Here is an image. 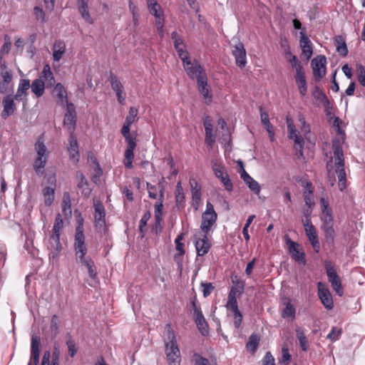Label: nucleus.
<instances>
[{"mask_svg": "<svg viewBox=\"0 0 365 365\" xmlns=\"http://www.w3.org/2000/svg\"><path fill=\"white\" fill-rule=\"evenodd\" d=\"M175 199L178 204H182L185 201V193L180 182H178L176 185Z\"/></svg>", "mask_w": 365, "mask_h": 365, "instance_id": "nucleus-51", "label": "nucleus"}, {"mask_svg": "<svg viewBox=\"0 0 365 365\" xmlns=\"http://www.w3.org/2000/svg\"><path fill=\"white\" fill-rule=\"evenodd\" d=\"M78 11L82 18L89 24H92L93 23V20L91 18L90 13L88 11V3L78 4Z\"/></svg>", "mask_w": 365, "mask_h": 365, "instance_id": "nucleus-45", "label": "nucleus"}, {"mask_svg": "<svg viewBox=\"0 0 365 365\" xmlns=\"http://www.w3.org/2000/svg\"><path fill=\"white\" fill-rule=\"evenodd\" d=\"M2 103L4 109L1 116L2 118L6 119L9 116L12 115L16 110L14 97L11 95L6 96L3 99Z\"/></svg>", "mask_w": 365, "mask_h": 365, "instance_id": "nucleus-28", "label": "nucleus"}, {"mask_svg": "<svg viewBox=\"0 0 365 365\" xmlns=\"http://www.w3.org/2000/svg\"><path fill=\"white\" fill-rule=\"evenodd\" d=\"M60 349L57 341L53 344L52 354L49 351L43 353L41 365H59Z\"/></svg>", "mask_w": 365, "mask_h": 365, "instance_id": "nucleus-19", "label": "nucleus"}, {"mask_svg": "<svg viewBox=\"0 0 365 365\" xmlns=\"http://www.w3.org/2000/svg\"><path fill=\"white\" fill-rule=\"evenodd\" d=\"M138 113V108L135 107H130L129 108L128 114L125 118V120L121 128L120 133L124 138H136L135 136H132L130 134V125L138 121V118L137 117Z\"/></svg>", "mask_w": 365, "mask_h": 365, "instance_id": "nucleus-15", "label": "nucleus"}, {"mask_svg": "<svg viewBox=\"0 0 365 365\" xmlns=\"http://www.w3.org/2000/svg\"><path fill=\"white\" fill-rule=\"evenodd\" d=\"M235 283L236 284V286L231 287V289L228 295H232V294H234V297L237 298V297H240L243 294L244 284L238 281Z\"/></svg>", "mask_w": 365, "mask_h": 365, "instance_id": "nucleus-50", "label": "nucleus"}, {"mask_svg": "<svg viewBox=\"0 0 365 365\" xmlns=\"http://www.w3.org/2000/svg\"><path fill=\"white\" fill-rule=\"evenodd\" d=\"M319 298L327 309H331L334 307L333 299L329 289L321 282L317 283Z\"/></svg>", "mask_w": 365, "mask_h": 365, "instance_id": "nucleus-20", "label": "nucleus"}, {"mask_svg": "<svg viewBox=\"0 0 365 365\" xmlns=\"http://www.w3.org/2000/svg\"><path fill=\"white\" fill-rule=\"evenodd\" d=\"M259 340V336L257 334H252L246 344L247 349L251 353H255L258 347Z\"/></svg>", "mask_w": 365, "mask_h": 365, "instance_id": "nucleus-44", "label": "nucleus"}, {"mask_svg": "<svg viewBox=\"0 0 365 365\" xmlns=\"http://www.w3.org/2000/svg\"><path fill=\"white\" fill-rule=\"evenodd\" d=\"M305 205H329L327 193L324 187H315L311 182H303Z\"/></svg>", "mask_w": 365, "mask_h": 365, "instance_id": "nucleus-3", "label": "nucleus"}, {"mask_svg": "<svg viewBox=\"0 0 365 365\" xmlns=\"http://www.w3.org/2000/svg\"><path fill=\"white\" fill-rule=\"evenodd\" d=\"M291 361V355L289 352V349L287 346H283L282 348V358L280 362L288 365Z\"/></svg>", "mask_w": 365, "mask_h": 365, "instance_id": "nucleus-60", "label": "nucleus"}, {"mask_svg": "<svg viewBox=\"0 0 365 365\" xmlns=\"http://www.w3.org/2000/svg\"><path fill=\"white\" fill-rule=\"evenodd\" d=\"M150 218V213L149 212H147L146 213H145L143 215V216L142 217V218L140 221L138 229H139L140 232L142 234V236H143L145 234L144 227L146 226L147 222Z\"/></svg>", "mask_w": 365, "mask_h": 365, "instance_id": "nucleus-62", "label": "nucleus"}, {"mask_svg": "<svg viewBox=\"0 0 365 365\" xmlns=\"http://www.w3.org/2000/svg\"><path fill=\"white\" fill-rule=\"evenodd\" d=\"M63 229V221L60 213L57 214L55 222L50 235L48 249L49 250V258L55 259L58 257L62 250V245L60 242V237Z\"/></svg>", "mask_w": 365, "mask_h": 365, "instance_id": "nucleus-4", "label": "nucleus"}, {"mask_svg": "<svg viewBox=\"0 0 365 365\" xmlns=\"http://www.w3.org/2000/svg\"><path fill=\"white\" fill-rule=\"evenodd\" d=\"M232 55L235 58V62L237 66L243 68L247 63L246 60V51L242 43L238 42L232 50Z\"/></svg>", "mask_w": 365, "mask_h": 365, "instance_id": "nucleus-22", "label": "nucleus"}, {"mask_svg": "<svg viewBox=\"0 0 365 365\" xmlns=\"http://www.w3.org/2000/svg\"><path fill=\"white\" fill-rule=\"evenodd\" d=\"M36 155L34 161V170L38 175H43L44 168L48 158L49 151L45 145L41 138H38L34 145Z\"/></svg>", "mask_w": 365, "mask_h": 365, "instance_id": "nucleus-5", "label": "nucleus"}, {"mask_svg": "<svg viewBox=\"0 0 365 365\" xmlns=\"http://www.w3.org/2000/svg\"><path fill=\"white\" fill-rule=\"evenodd\" d=\"M192 361L195 365H211L209 360L197 353H195L192 356Z\"/></svg>", "mask_w": 365, "mask_h": 365, "instance_id": "nucleus-58", "label": "nucleus"}, {"mask_svg": "<svg viewBox=\"0 0 365 365\" xmlns=\"http://www.w3.org/2000/svg\"><path fill=\"white\" fill-rule=\"evenodd\" d=\"M203 124L205 130V141L210 147H212L215 142V136L213 134V126L210 115L204 116Z\"/></svg>", "mask_w": 365, "mask_h": 365, "instance_id": "nucleus-27", "label": "nucleus"}, {"mask_svg": "<svg viewBox=\"0 0 365 365\" xmlns=\"http://www.w3.org/2000/svg\"><path fill=\"white\" fill-rule=\"evenodd\" d=\"M168 341L165 342V353L167 358H180V352L177 344L175 335L173 330H168Z\"/></svg>", "mask_w": 365, "mask_h": 365, "instance_id": "nucleus-14", "label": "nucleus"}, {"mask_svg": "<svg viewBox=\"0 0 365 365\" xmlns=\"http://www.w3.org/2000/svg\"><path fill=\"white\" fill-rule=\"evenodd\" d=\"M341 329L338 328L336 327H333L327 335V339H330L332 341H335L339 339L340 335L341 334Z\"/></svg>", "mask_w": 365, "mask_h": 365, "instance_id": "nucleus-59", "label": "nucleus"}, {"mask_svg": "<svg viewBox=\"0 0 365 365\" xmlns=\"http://www.w3.org/2000/svg\"><path fill=\"white\" fill-rule=\"evenodd\" d=\"M195 247L197 256H204L209 252L211 245L207 241V234L204 233L201 237L195 238Z\"/></svg>", "mask_w": 365, "mask_h": 365, "instance_id": "nucleus-25", "label": "nucleus"}, {"mask_svg": "<svg viewBox=\"0 0 365 365\" xmlns=\"http://www.w3.org/2000/svg\"><path fill=\"white\" fill-rule=\"evenodd\" d=\"M226 308L230 311L238 309L237 300V298L234 297V294L228 295Z\"/></svg>", "mask_w": 365, "mask_h": 365, "instance_id": "nucleus-61", "label": "nucleus"}, {"mask_svg": "<svg viewBox=\"0 0 365 365\" xmlns=\"http://www.w3.org/2000/svg\"><path fill=\"white\" fill-rule=\"evenodd\" d=\"M287 245L289 254L298 263L302 264H306L305 254L299 249V244L291 240L287 237Z\"/></svg>", "mask_w": 365, "mask_h": 365, "instance_id": "nucleus-21", "label": "nucleus"}, {"mask_svg": "<svg viewBox=\"0 0 365 365\" xmlns=\"http://www.w3.org/2000/svg\"><path fill=\"white\" fill-rule=\"evenodd\" d=\"M31 91L34 93L36 98L41 97L44 93L45 83L41 78L35 79L31 85L30 84Z\"/></svg>", "mask_w": 365, "mask_h": 365, "instance_id": "nucleus-38", "label": "nucleus"}, {"mask_svg": "<svg viewBox=\"0 0 365 365\" xmlns=\"http://www.w3.org/2000/svg\"><path fill=\"white\" fill-rule=\"evenodd\" d=\"M70 159L74 163H78L79 160L78 145L77 138L73 133H70L69 146L68 148Z\"/></svg>", "mask_w": 365, "mask_h": 365, "instance_id": "nucleus-30", "label": "nucleus"}, {"mask_svg": "<svg viewBox=\"0 0 365 365\" xmlns=\"http://www.w3.org/2000/svg\"><path fill=\"white\" fill-rule=\"evenodd\" d=\"M197 83L200 93L203 96L205 99H208L210 101L211 96L210 95L209 89L207 88V78L200 77Z\"/></svg>", "mask_w": 365, "mask_h": 365, "instance_id": "nucleus-41", "label": "nucleus"}, {"mask_svg": "<svg viewBox=\"0 0 365 365\" xmlns=\"http://www.w3.org/2000/svg\"><path fill=\"white\" fill-rule=\"evenodd\" d=\"M299 121L301 124L300 131L296 128L292 118L289 116L286 118L288 138L294 141L296 149H299V153L302 156L303 155L304 138H308V135L311 133V128L302 115H299Z\"/></svg>", "mask_w": 365, "mask_h": 365, "instance_id": "nucleus-1", "label": "nucleus"}, {"mask_svg": "<svg viewBox=\"0 0 365 365\" xmlns=\"http://www.w3.org/2000/svg\"><path fill=\"white\" fill-rule=\"evenodd\" d=\"M322 227L324 231V235L327 241L329 243H333L335 237V232L333 228V225L323 226Z\"/></svg>", "mask_w": 365, "mask_h": 365, "instance_id": "nucleus-53", "label": "nucleus"}, {"mask_svg": "<svg viewBox=\"0 0 365 365\" xmlns=\"http://www.w3.org/2000/svg\"><path fill=\"white\" fill-rule=\"evenodd\" d=\"M234 315V326L236 329H239L241 327L242 322V314L240 311L239 308L232 310Z\"/></svg>", "mask_w": 365, "mask_h": 365, "instance_id": "nucleus-57", "label": "nucleus"}, {"mask_svg": "<svg viewBox=\"0 0 365 365\" xmlns=\"http://www.w3.org/2000/svg\"><path fill=\"white\" fill-rule=\"evenodd\" d=\"M357 79L359 83L365 87V68L361 64L356 66Z\"/></svg>", "mask_w": 365, "mask_h": 365, "instance_id": "nucleus-54", "label": "nucleus"}, {"mask_svg": "<svg viewBox=\"0 0 365 365\" xmlns=\"http://www.w3.org/2000/svg\"><path fill=\"white\" fill-rule=\"evenodd\" d=\"M327 58L323 55L317 56L312 60L311 65L313 70V76L316 81H319L326 74Z\"/></svg>", "mask_w": 365, "mask_h": 365, "instance_id": "nucleus-13", "label": "nucleus"}, {"mask_svg": "<svg viewBox=\"0 0 365 365\" xmlns=\"http://www.w3.org/2000/svg\"><path fill=\"white\" fill-rule=\"evenodd\" d=\"M313 98L316 100L318 105H322L325 108H328L330 102L325 93L319 88L316 87L312 93Z\"/></svg>", "mask_w": 365, "mask_h": 365, "instance_id": "nucleus-36", "label": "nucleus"}, {"mask_svg": "<svg viewBox=\"0 0 365 365\" xmlns=\"http://www.w3.org/2000/svg\"><path fill=\"white\" fill-rule=\"evenodd\" d=\"M295 81L299 93L304 96L307 93V83L306 81L305 73L304 70L300 71V68L297 71L295 74Z\"/></svg>", "mask_w": 365, "mask_h": 365, "instance_id": "nucleus-32", "label": "nucleus"}, {"mask_svg": "<svg viewBox=\"0 0 365 365\" xmlns=\"http://www.w3.org/2000/svg\"><path fill=\"white\" fill-rule=\"evenodd\" d=\"M284 305V307L283 308L282 312V317L284 319L290 317L292 319H294L296 315L295 307L291 303L290 300L285 302Z\"/></svg>", "mask_w": 365, "mask_h": 365, "instance_id": "nucleus-43", "label": "nucleus"}, {"mask_svg": "<svg viewBox=\"0 0 365 365\" xmlns=\"http://www.w3.org/2000/svg\"><path fill=\"white\" fill-rule=\"evenodd\" d=\"M211 163L215 176L220 180L227 191H231L233 188L232 183L228 174L225 172V167L216 159H212Z\"/></svg>", "mask_w": 365, "mask_h": 365, "instance_id": "nucleus-8", "label": "nucleus"}, {"mask_svg": "<svg viewBox=\"0 0 365 365\" xmlns=\"http://www.w3.org/2000/svg\"><path fill=\"white\" fill-rule=\"evenodd\" d=\"M302 223L304 227L306 235L312 246L313 247L316 252H319L320 245L318 240V236L314 227L312 224L310 219L308 217H306L305 220H302Z\"/></svg>", "mask_w": 365, "mask_h": 365, "instance_id": "nucleus-16", "label": "nucleus"}, {"mask_svg": "<svg viewBox=\"0 0 365 365\" xmlns=\"http://www.w3.org/2000/svg\"><path fill=\"white\" fill-rule=\"evenodd\" d=\"M295 331L302 349L306 351L308 349V341L304 331L300 327H297Z\"/></svg>", "mask_w": 365, "mask_h": 365, "instance_id": "nucleus-47", "label": "nucleus"}, {"mask_svg": "<svg viewBox=\"0 0 365 365\" xmlns=\"http://www.w3.org/2000/svg\"><path fill=\"white\" fill-rule=\"evenodd\" d=\"M76 180L77 182V187L80 190L81 195L86 197H89L91 192V188L90 187V185L84 175L81 172H77Z\"/></svg>", "mask_w": 365, "mask_h": 365, "instance_id": "nucleus-26", "label": "nucleus"}, {"mask_svg": "<svg viewBox=\"0 0 365 365\" xmlns=\"http://www.w3.org/2000/svg\"><path fill=\"white\" fill-rule=\"evenodd\" d=\"M41 77L45 81L47 87H51L55 84V78L48 64L43 66Z\"/></svg>", "mask_w": 365, "mask_h": 365, "instance_id": "nucleus-39", "label": "nucleus"}, {"mask_svg": "<svg viewBox=\"0 0 365 365\" xmlns=\"http://www.w3.org/2000/svg\"><path fill=\"white\" fill-rule=\"evenodd\" d=\"M66 345L68 346V354L71 357H73L76 354L78 349L76 348L74 340L71 336L66 340Z\"/></svg>", "mask_w": 365, "mask_h": 365, "instance_id": "nucleus-55", "label": "nucleus"}, {"mask_svg": "<svg viewBox=\"0 0 365 365\" xmlns=\"http://www.w3.org/2000/svg\"><path fill=\"white\" fill-rule=\"evenodd\" d=\"M1 67V77L2 80L0 82V93H5L9 91V85L12 81L13 75L5 65H2Z\"/></svg>", "mask_w": 365, "mask_h": 365, "instance_id": "nucleus-23", "label": "nucleus"}, {"mask_svg": "<svg viewBox=\"0 0 365 365\" xmlns=\"http://www.w3.org/2000/svg\"><path fill=\"white\" fill-rule=\"evenodd\" d=\"M241 178L248 185L249 188L252 190L255 193H259L260 191V187L259 183L255 180L245 170L241 171Z\"/></svg>", "mask_w": 365, "mask_h": 365, "instance_id": "nucleus-35", "label": "nucleus"}, {"mask_svg": "<svg viewBox=\"0 0 365 365\" xmlns=\"http://www.w3.org/2000/svg\"><path fill=\"white\" fill-rule=\"evenodd\" d=\"M34 15L37 21H40L42 23L46 21L45 13L41 7L35 6L34 8Z\"/></svg>", "mask_w": 365, "mask_h": 365, "instance_id": "nucleus-63", "label": "nucleus"}, {"mask_svg": "<svg viewBox=\"0 0 365 365\" xmlns=\"http://www.w3.org/2000/svg\"><path fill=\"white\" fill-rule=\"evenodd\" d=\"M53 96L57 99V103L61 106H65L68 102L67 91L62 83H58L55 85L53 91Z\"/></svg>", "mask_w": 365, "mask_h": 365, "instance_id": "nucleus-24", "label": "nucleus"}, {"mask_svg": "<svg viewBox=\"0 0 365 365\" xmlns=\"http://www.w3.org/2000/svg\"><path fill=\"white\" fill-rule=\"evenodd\" d=\"M165 179H162L155 185H153L149 182H147V188L149 194V197L152 199L156 200L155 205H163L164 199V191H165Z\"/></svg>", "mask_w": 365, "mask_h": 365, "instance_id": "nucleus-10", "label": "nucleus"}, {"mask_svg": "<svg viewBox=\"0 0 365 365\" xmlns=\"http://www.w3.org/2000/svg\"><path fill=\"white\" fill-rule=\"evenodd\" d=\"M85 235L83 231V219L80 217L77 220V226L74 235L73 249L76 256L83 257L87 254V247L85 244Z\"/></svg>", "mask_w": 365, "mask_h": 365, "instance_id": "nucleus-6", "label": "nucleus"}, {"mask_svg": "<svg viewBox=\"0 0 365 365\" xmlns=\"http://www.w3.org/2000/svg\"><path fill=\"white\" fill-rule=\"evenodd\" d=\"M217 218V213L214 210V207H207L206 210L202 213L200 229L207 234L215 224Z\"/></svg>", "mask_w": 365, "mask_h": 365, "instance_id": "nucleus-11", "label": "nucleus"}, {"mask_svg": "<svg viewBox=\"0 0 365 365\" xmlns=\"http://www.w3.org/2000/svg\"><path fill=\"white\" fill-rule=\"evenodd\" d=\"M66 51V43L62 40L55 41L53 46V59L59 61Z\"/></svg>", "mask_w": 365, "mask_h": 365, "instance_id": "nucleus-34", "label": "nucleus"}, {"mask_svg": "<svg viewBox=\"0 0 365 365\" xmlns=\"http://www.w3.org/2000/svg\"><path fill=\"white\" fill-rule=\"evenodd\" d=\"M30 88V81L29 79L20 80L16 93L15 95V99L17 101H21L23 96H26L27 91Z\"/></svg>", "mask_w": 365, "mask_h": 365, "instance_id": "nucleus-37", "label": "nucleus"}, {"mask_svg": "<svg viewBox=\"0 0 365 365\" xmlns=\"http://www.w3.org/2000/svg\"><path fill=\"white\" fill-rule=\"evenodd\" d=\"M55 189L54 187L48 186L43 189V195L46 205H51L53 203L54 200Z\"/></svg>", "mask_w": 365, "mask_h": 365, "instance_id": "nucleus-46", "label": "nucleus"}, {"mask_svg": "<svg viewBox=\"0 0 365 365\" xmlns=\"http://www.w3.org/2000/svg\"><path fill=\"white\" fill-rule=\"evenodd\" d=\"M185 46L184 44H182L178 47V48H175L178 54L180 57V58L182 60V63H185V61H187L190 59L189 56L188 52L185 49Z\"/></svg>", "mask_w": 365, "mask_h": 365, "instance_id": "nucleus-56", "label": "nucleus"}, {"mask_svg": "<svg viewBox=\"0 0 365 365\" xmlns=\"http://www.w3.org/2000/svg\"><path fill=\"white\" fill-rule=\"evenodd\" d=\"M182 64L186 73L190 78H195L198 81L200 77H207L204 69L197 61L192 62L190 59Z\"/></svg>", "mask_w": 365, "mask_h": 365, "instance_id": "nucleus-12", "label": "nucleus"}, {"mask_svg": "<svg viewBox=\"0 0 365 365\" xmlns=\"http://www.w3.org/2000/svg\"><path fill=\"white\" fill-rule=\"evenodd\" d=\"M40 344L39 337L33 335L31 343V359L34 361V365H38L39 362Z\"/></svg>", "mask_w": 365, "mask_h": 365, "instance_id": "nucleus-33", "label": "nucleus"}, {"mask_svg": "<svg viewBox=\"0 0 365 365\" xmlns=\"http://www.w3.org/2000/svg\"><path fill=\"white\" fill-rule=\"evenodd\" d=\"M191 305L192 307L193 317L198 330L202 335L207 336L209 334V326L202 314L200 307L197 304L195 300L191 302Z\"/></svg>", "mask_w": 365, "mask_h": 365, "instance_id": "nucleus-9", "label": "nucleus"}, {"mask_svg": "<svg viewBox=\"0 0 365 365\" xmlns=\"http://www.w3.org/2000/svg\"><path fill=\"white\" fill-rule=\"evenodd\" d=\"M321 220L323 226L333 225V217L331 207H323L321 213Z\"/></svg>", "mask_w": 365, "mask_h": 365, "instance_id": "nucleus-40", "label": "nucleus"}, {"mask_svg": "<svg viewBox=\"0 0 365 365\" xmlns=\"http://www.w3.org/2000/svg\"><path fill=\"white\" fill-rule=\"evenodd\" d=\"M344 137L334 139L332 141V149L334 153V163L335 173L338 177V185L340 190L346 187V175L344 170V158L341 144L344 143Z\"/></svg>", "mask_w": 365, "mask_h": 365, "instance_id": "nucleus-2", "label": "nucleus"}, {"mask_svg": "<svg viewBox=\"0 0 365 365\" xmlns=\"http://www.w3.org/2000/svg\"><path fill=\"white\" fill-rule=\"evenodd\" d=\"M300 46L302 54L306 57L307 60H309L313 53L312 43L309 38L306 36L304 31H300Z\"/></svg>", "mask_w": 365, "mask_h": 365, "instance_id": "nucleus-29", "label": "nucleus"}, {"mask_svg": "<svg viewBox=\"0 0 365 365\" xmlns=\"http://www.w3.org/2000/svg\"><path fill=\"white\" fill-rule=\"evenodd\" d=\"M192 199L195 204L198 205L201 199V186L197 182H190Z\"/></svg>", "mask_w": 365, "mask_h": 365, "instance_id": "nucleus-42", "label": "nucleus"}, {"mask_svg": "<svg viewBox=\"0 0 365 365\" xmlns=\"http://www.w3.org/2000/svg\"><path fill=\"white\" fill-rule=\"evenodd\" d=\"M66 111L63 118V125L70 133H73L76 125V111L73 103H67Z\"/></svg>", "mask_w": 365, "mask_h": 365, "instance_id": "nucleus-17", "label": "nucleus"}, {"mask_svg": "<svg viewBox=\"0 0 365 365\" xmlns=\"http://www.w3.org/2000/svg\"><path fill=\"white\" fill-rule=\"evenodd\" d=\"M201 287H202L203 296L205 297L210 296L215 289L212 284L210 282H202L201 283Z\"/></svg>", "mask_w": 365, "mask_h": 365, "instance_id": "nucleus-64", "label": "nucleus"}, {"mask_svg": "<svg viewBox=\"0 0 365 365\" xmlns=\"http://www.w3.org/2000/svg\"><path fill=\"white\" fill-rule=\"evenodd\" d=\"M105 217L104 207H95V226L99 231L106 230Z\"/></svg>", "mask_w": 365, "mask_h": 365, "instance_id": "nucleus-31", "label": "nucleus"}, {"mask_svg": "<svg viewBox=\"0 0 365 365\" xmlns=\"http://www.w3.org/2000/svg\"><path fill=\"white\" fill-rule=\"evenodd\" d=\"M148 9L149 12L155 16H159L160 14H163V13L157 0H150V1H148Z\"/></svg>", "mask_w": 365, "mask_h": 365, "instance_id": "nucleus-49", "label": "nucleus"}, {"mask_svg": "<svg viewBox=\"0 0 365 365\" xmlns=\"http://www.w3.org/2000/svg\"><path fill=\"white\" fill-rule=\"evenodd\" d=\"M127 143V148L124 153V165L126 168H133V161L134 158V150L137 146L136 138H125Z\"/></svg>", "mask_w": 365, "mask_h": 365, "instance_id": "nucleus-18", "label": "nucleus"}, {"mask_svg": "<svg viewBox=\"0 0 365 365\" xmlns=\"http://www.w3.org/2000/svg\"><path fill=\"white\" fill-rule=\"evenodd\" d=\"M324 267L329 282L331 283L334 291L339 296H341L344 293V291L341 287V279L338 275L336 269L333 266L331 262L329 260H326L324 262Z\"/></svg>", "mask_w": 365, "mask_h": 365, "instance_id": "nucleus-7", "label": "nucleus"}, {"mask_svg": "<svg viewBox=\"0 0 365 365\" xmlns=\"http://www.w3.org/2000/svg\"><path fill=\"white\" fill-rule=\"evenodd\" d=\"M76 257L81 266H86L88 269L95 265L93 259L90 257H86V255H83L82 257L80 256H76Z\"/></svg>", "mask_w": 365, "mask_h": 365, "instance_id": "nucleus-52", "label": "nucleus"}, {"mask_svg": "<svg viewBox=\"0 0 365 365\" xmlns=\"http://www.w3.org/2000/svg\"><path fill=\"white\" fill-rule=\"evenodd\" d=\"M108 79L110 83L111 88L115 91V93L124 91L121 82L118 78L113 73H110Z\"/></svg>", "mask_w": 365, "mask_h": 365, "instance_id": "nucleus-48", "label": "nucleus"}]
</instances>
